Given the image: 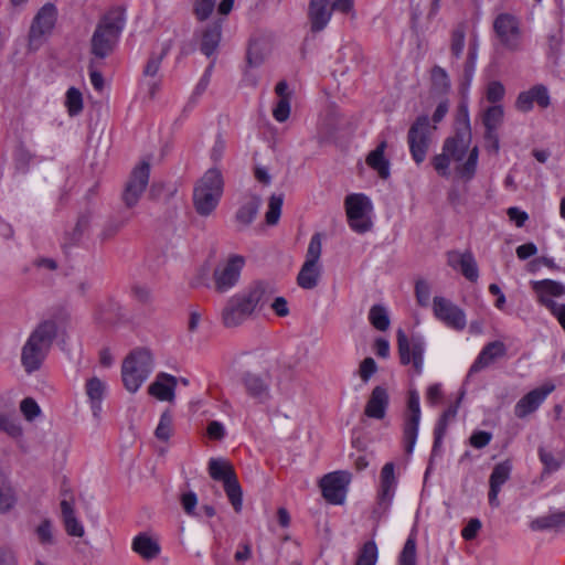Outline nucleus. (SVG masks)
Instances as JSON below:
<instances>
[{
	"mask_svg": "<svg viewBox=\"0 0 565 565\" xmlns=\"http://www.w3.org/2000/svg\"><path fill=\"white\" fill-rule=\"evenodd\" d=\"M260 205V198L257 195H252L244 204L239 206L235 214V222L238 226V230H244L254 222Z\"/></svg>",
	"mask_w": 565,
	"mask_h": 565,
	"instance_id": "nucleus-31",
	"label": "nucleus"
},
{
	"mask_svg": "<svg viewBox=\"0 0 565 565\" xmlns=\"http://www.w3.org/2000/svg\"><path fill=\"white\" fill-rule=\"evenodd\" d=\"M397 479L395 477V465L386 462L380 475V489L377 492L379 505L386 510L395 495Z\"/></svg>",
	"mask_w": 565,
	"mask_h": 565,
	"instance_id": "nucleus-24",
	"label": "nucleus"
},
{
	"mask_svg": "<svg viewBox=\"0 0 565 565\" xmlns=\"http://www.w3.org/2000/svg\"><path fill=\"white\" fill-rule=\"evenodd\" d=\"M415 294L420 306L426 307L430 299V286L427 281L419 280L415 286Z\"/></svg>",
	"mask_w": 565,
	"mask_h": 565,
	"instance_id": "nucleus-63",
	"label": "nucleus"
},
{
	"mask_svg": "<svg viewBox=\"0 0 565 565\" xmlns=\"http://www.w3.org/2000/svg\"><path fill=\"white\" fill-rule=\"evenodd\" d=\"M388 405V390L383 385H376L366 401L364 415L371 419L382 420L386 416Z\"/></svg>",
	"mask_w": 565,
	"mask_h": 565,
	"instance_id": "nucleus-23",
	"label": "nucleus"
},
{
	"mask_svg": "<svg viewBox=\"0 0 565 565\" xmlns=\"http://www.w3.org/2000/svg\"><path fill=\"white\" fill-rule=\"evenodd\" d=\"M245 264L246 258L238 254H231L220 262L213 270L214 289L224 294L234 288L239 281Z\"/></svg>",
	"mask_w": 565,
	"mask_h": 565,
	"instance_id": "nucleus-10",
	"label": "nucleus"
},
{
	"mask_svg": "<svg viewBox=\"0 0 565 565\" xmlns=\"http://www.w3.org/2000/svg\"><path fill=\"white\" fill-rule=\"evenodd\" d=\"M554 390L555 385L553 383H545L530 391L515 404L514 415L518 418H525L534 413Z\"/></svg>",
	"mask_w": 565,
	"mask_h": 565,
	"instance_id": "nucleus-19",
	"label": "nucleus"
},
{
	"mask_svg": "<svg viewBox=\"0 0 565 565\" xmlns=\"http://www.w3.org/2000/svg\"><path fill=\"white\" fill-rule=\"evenodd\" d=\"M170 50V44L167 43L162 46L159 53H152L145 66L143 75L145 77L156 78L158 72L160 70V65L162 60L166 57Z\"/></svg>",
	"mask_w": 565,
	"mask_h": 565,
	"instance_id": "nucleus-42",
	"label": "nucleus"
},
{
	"mask_svg": "<svg viewBox=\"0 0 565 565\" xmlns=\"http://www.w3.org/2000/svg\"><path fill=\"white\" fill-rule=\"evenodd\" d=\"M153 369L150 351L138 349L132 351L122 362L121 376L127 391L135 393L148 379Z\"/></svg>",
	"mask_w": 565,
	"mask_h": 565,
	"instance_id": "nucleus-5",
	"label": "nucleus"
},
{
	"mask_svg": "<svg viewBox=\"0 0 565 565\" xmlns=\"http://www.w3.org/2000/svg\"><path fill=\"white\" fill-rule=\"evenodd\" d=\"M435 127L430 125L427 116H419L409 127L407 134V143L412 159L416 164H420L425 161L428 153L431 135Z\"/></svg>",
	"mask_w": 565,
	"mask_h": 565,
	"instance_id": "nucleus-9",
	"label": "nucleus"
},
{
	"mask_svg": "<svg viewBox=\"0 0 565 565\" xmlns=\"http://www.w3.org/2000/svg\"><path fill=\"white\" fill-rule=\"evenodd\" d=\"M57 335L56 321L40 322L30 333L21 350V364L26 373L39 370Z\"/></svg>",
	"mask_w": 565,
	"mask_h": 565,
	"instance_id": "nucleus-2",
	"label": "nucleus"
},
{
	"mask_svg": "<svg viewBox=\"0 0 565 565\" xmlns=\"http://www.w3.org/2000/svg\"><path fill=\"white\" fill-rule=\"evenodd\" d=\"M478 159L479 149L477 146L469 148L447 138L443 145L441 152L433 157L431 164L440 177L448 178L452 160L457 163L455 167L457 177L468 182L476 175Z\"/></svg>",
	"mask_w": 565,
	"mask_h": 565,
	"instance_id": "nucleus-1",
	"label": "nucleus"
},
{
	"mask_svg": "<svg viewBox=\"0 0 565 565\" xmlns=\"http://www.w3.org/2000/svg\"><path fill=\"white\" fill-rule=\"evenodd\" d=\"M88 226L89 217L87 215L79 216L73 232L66 234L64 245H73L77 243L83 234L88 230Z\"/></svg>",
	"mask_w": 565,
	"mask_h": 565,
	"instance_id": "nucleus-52",
	"label": "nucleus"
},
{
	"mask_svg": "<svg viewBox=\"0 0 565 565\" xmlns=\"http://www.w3.org/2000/svg\"><path fill=\"white\" fill-rule=\"evenodd\" d=\"M180 500L182 508L188 515L199 516V513L196 512L198 497L193 491L182 493Z\"/></svg>",
	"mask_w": 565,
	"mask_h": 565,
	"instance_id": "nucleus-58",
	"label": "nucleus"
},
{
	"mask_svg": "<svg viewBox=\"0 0 565 565\" xmlns=\"http://www.w3.org/2000/svg\"><path fill=\"white\" fill-rule=\"evenodd\" d=\"M242 384L249 397L259 404L267 403L270 395V375L268 373L245 372L242 375Z\"/></svg>",
	"mask_w": 565,
	"mask_h": 565,
	"instance_id": "nucleus-18",
	"label": "nucleus"
},
{
	"mask_svg": "<svg viewBox=\"0 0 565 565\" xmlns=\"http://www.w3.org/2000/svg\"><path fill=\"white\" fill-rule=\"evenodd\" d=\"M128 222V218L125 220H110L104 227L102 232L103 239H109L115 236Z\"/></svg>",
	"mask_w": 565,
	"mask_h": 565,
	"instance_id": "nucleus-64",
	"label": "nucleus"
},
{
	"mask_svg": "<svg viewBox=\"0 0 565 565\" xmlns=\"http://www.w3.org/2000/svg\"><path fill=\"white\" fill-rule=\"evenodd\" d=\"M213 63H211L206 70L204 71V74L202 75V77L200 78L199 83L196 84V86L194 87V90L192 93V95L190 96L189 98V102L185 106V109H191L194 107V105L198 103L199 98L203 95V93L206 90L209 84H210V79H211V74H212V70H213Z\"/></svg>",
	"mask_w": 565,
	"mask_h": 565,
	"instance_id": "nucleus-44",
	"label": "nucleus"
},
{
	"mask_svg": "<svg viewBox=\"0 0 565 565\" xmlns=\"http://www.w3.org/2000/svg\"><path fill=\"white\" fill-rule=\"evenodd\" d=\"M131 547L135 553L147 561L157 558L161 551L159 543L146 533L138 534L132 540Z\"/></svg>",
	"mask_w": 565,
	"mask_h": 565,
	"instance_id": "nucleus-34",
	"label": "nucleus"
},
{
	"mask_svg": "<svg viewBox=\"0 0 565 565\" xmlns=\"http://www.w3.org/2000/svg\"><path fill=\"white\" fill-rule=\"evenodd\" d=\"M65 106L70 116H77L83 110V96L77 88L71 87L67 89Z\"/></svg>",
	"mask_w": 565,
	"mask_h": 565,
	"instance_id": "nucleus-49",
	"label": "nucleus"
},
{
	"mask_svg": "<svg viewBox=\"0 0 565 565\" xmlns=\"http://www.w3.org/2000/svg\"><path fill=\"white\" fill-rule=\"evenodd\" d=\"M459 270L470 281H476L478 279V266L473 255L470 252H466V257L462 259Z\"/></svg>",
	"mask_w": 565,
	"mask_h": 565,
	"instance_id": "nucleus-53",
	"label": "nucleus"
},
{
	"mask_svg": "<svg viewBox=\"0 0 565 565\" xmlns=\"http://www.w3.org/2000/svg\"><path fill=\"white\" fill-rule=\"evenodd\" d=\"M61 511L66 533L71 536L82 537L84 535V526L75 515L74 499L64 498L61 501Z\"/></svg>",
	"mask_w": 565,
	"mask_h": 565,
	"instance_id": "nucleus-30",
	"label": "nucleus"
},
{
	"mask_svg": "<svg viewBox=\"0 0 565 565\" xmlns=\"http://www.w3.org/2000/svg\"><path fill=\"white\" fill-rule=\"evenodd\" d=\"M534 104L541 108H547L551 105L548 89L543 84H537L527 90L521 92L515 100V108L522 113H529Z\"/></svg>",
	"mask_w": 565,
	"mask_h": 565,
	"instance_id": "nucleus-20",
	"label": "nucleus"
},
{
	"mask_svg": "<svg viewBox=\"0 0 565 565\" xmlns=\"http://www.w3.org/2000/svg\"><path fill=\"white\" fill-rule=\"evenodd\" d=\"M460 399L455 405H450L438 419L434 429V445L433 452H435L441 445L443 439L446 435L448 424L455 419L458 413Z\"/></svg>",
	"mask_w": 565,
	"mask_h": 565,
	"instance_id": "nucleus-36",
	"label": "nucleus"
},
{
	"mask_svg": "<svg viewBox=\"0 0 565 565\" xmlns=\"http://www.w3.org/2000/svg\"><path fill=\"white\" fill-rule=\"evenodd\" d=\"M275 287L270 282L258 280L241 290L239 295L254 316L268 307L275 296Z\"/></svg>",
	"mask_w": 565,
	"mask_h": 565,
	"instance_id": "nucleus-15",
	"label": "nucleus"
},
{
	"mask_svg": "<svg viewBox=\"0 0 565 565\" xmlns=\"http://www.w3.org/2000/svg\"><path fill=\"white\" fill-rule=\"evenodd\" d=\"M290 116V98L279 99L273 109V117L278 122L286 121Z\"/></svg>",
	"mask_w": 565,
	"mask_h": 565,
	"instance_id": "nucleus-60",
	"label": "nucleus"
},
{
	"mask_svg": "<svg viewBox=\"0 0 565 565\" xmlns=\"http://www.w3.org/2000/svg\"><path fill=\"white\" fill-rule=\"evenodd\" d=\"M397 350L402 365H409L416 375H420L424 370V354L426 342L419 334L407 335L403 329L396 332Z\"/></svg>",
	"mask_w": 565,
	"mask_h": 565,
	"instance_id": "nucleus-8",
	"label": "nucleus"
},
{
	"mask_svg": "<svg viewBox=\"0 0 565 565\" xmlns=\"http://www.w3.org/2000/svg\"><path fill=\"white\" fill-rule=\"evenodd\" d=\"M85 388L90 403L93 416L95 418H99L102 413V402L106 393V383L94 376L86 382Z\"/></svg>",
	"mask_w": 565,
	"mask_h": 565,
	"instance_id": "nucleus-33",
	"label": "nucleus"
},
{
	"mask_svg": "<svg viewBox=\"0 0 565 565\" xmlns=\"http://www.w3.org/2000/svg\"><path fill=\"white\" fill-rule=\"evenodd\" d=\"M398 565H417L416 536L411 534L398 556Z\"/></svg>",
	"mask_w": 565,
	"mask_h": 565,
	"instance_id": "nucleus-43",
	"label": "nucleus"
},
{
	"mask_svg": "<svg viewBox=\"0 0 565 565\" xmlns=\"http://www.w3.org/2000/svg\"><path fill=\"white\" fill-rule=\"evenodd\" d=\"M150 177V164L141 162L130 173L122 191V201L127 207H134L140 200L148 186Z\"/></svg>",
	"mask_w": 565,
	"mask_h": 565,
	"instance_id": "nucleus-14",
	"label": "nucleus"
},
{
	"mask_svg": "<svg viewBox=\"0 0 565 565\" xmlns=\"http://www.w3.org/2000/svg\"><path fill=\"white\" fill-rule=\"evenodd\" d=\"M503 116L504 111L501 105L488 107L482 117L486 130H497L503 121Z\"/></svg>",
	"mask_w": 565,
	"mask_h": 565,
	"instance_id": "nucleus-39",
	"label": "nucleus"
},
{
	"mask_svg": "<svg viewBox=\"0 0 565 565\" xmlns=\"http://www.w3.org/2000/svg\"><path fill=\"white\" fill-rule=\"evenodd\" d=\"M350 479V473L345 471L326 475L320 481L323 498L332 504H342Z\"/></svg>",
	"mask_w": 565,
	"mask_h": 565,
	"instance_id": "nucleus-17",
	"label": "nucleus"
},
{
	"mask_svg": "<svg viewBox=\"0 0 565 565\" xmlns=\"http://www.w3.org/2000/svg\"><path fill=\"white\" fill-rule=\"evenodd\" d=\"M369 319L371 324L380 330L385 331L390 327V318L384 307L375 305L370 309Z\"/></svg>",
	"mask_w": 565,
	"mask_h": 565,
	"instance_id": "nucleus-46",
	"label": "nucleus"
},
{
	"mask_svg": "<svg viewBox=\"0 0 565 565\" xmlns=\"http://www.w3.org/2000/svg\"><path fill=\"white\" fill-rule=\"evenodd\" d=\"M331 0H310L308 19L312 32H321L329 24L332 17Z\"/></svg>",
	"mask_w": 565,
	"mask_h": 565,
	"instance_id": "nucleus-26",
	"label": "nucleus"
},
{
	"mask_svg": "<svg viewBox=\"0 0 565 565\" xmlns=\"http://www.w3.org/2000/svg\"><path fill=\"white\" fill-rule=\"evenodd\" d=\"M448 138L471 148L470 146L472 141V134L467 103H460L458 105L455 122V135Z\"/></svg>",
	"mask_w": 565,
	"mask_h": 565,
	"instance_id": "nucleus-27",
	"label": "nucleus"
},
{
	"mask_svg": "<svg viewBox=\"0 0 565 565\" xmlns=\"http://www.w3.org/2000/svg\"><path fill=\"white\" fill-rule=\"evenodd\" d=\"M222 38V24L215 21L203 30L200 50L207 57L212 56L218 47Z\"/></svg>",
	"mask_w": 565,
	"mask_h": 565,
	"instance_id": "nucleus-32",
	"label": "nucleus"
},
{
	"mask_svg": "<svg viewBox=\"0 0 565 565\" xmlns=\"http://www.w3.org/2000/svg\"><path fill=\"white\" fill-rule=\"evenodd\" d=\"M35 533L41 544L53 543L52 523L49 520L42 521L36 527Z\"/></svg>",
	"mask_w": 565,
	"mask_h": 565,
	"instance_id": "nucleus-62",
	"label": "nucleus"
},
{
	"mask_svg": "<svg viewBox=\"0 0 565 565\" xmlns=\"http://www.w3.org/2000/svg\"><path fill=\"white\" fill-rule=\"evenodd\" d=\"M512 471V462L507 459L497 463L489 478V504L493 508H498L500 502L498 495L501 491V487L510 479Z\"/></svg>",
	"mask_w": 565,
	"mask_h": 565,
	"instance_id": "nucleus-25",
	"label": "nucleus"
},
{
	"mask_svg": "<svg viewBox=\"0 0 565 565\" xmlns=\"http://www.w3.org/2000/svg\"><path fill=\"white\" fill-rule=\"evenodd\" d=\"M466 31L463 25H458L451 32L450 52L458 60L461 57L465 49Z\"/></svg>",
	"mask_w": 565,
	"mask_h": 565,
	"instance_id": "nucleus-50",
	"label": "nucleus"
},
{
	"mask_svg": "<svg viewBox=\"0 0 565 565\" xmlns=\"http://www.w3.org/2000/svg\"><path fill=\"white\" fill-rule=\"evenodd\" d=\"M224 490L234 510L239 512L243 505V492L237 477L232 478V480H225Z\"/></svg>",
	"mask_w": 565,
	"mask_h": 565,
	"instance_id": "nucleus-40",
	"label": "nucleus"
},
{
	"mask_svg": "<svg viewBox=\"0 0 565 565\" xmlns=\"http://www.w3.org/2000/svg\"><path fill=\"white\" fill-rule=\"evenodd\" d=\"M532 288L537 294L539 302L550 311L561 305L554 301L553 298H558L565 295V285L551 279L533 281Z\"/></svg>",
	"mask_w": 565,
	"mask_h": 565,
	"instance_id": "nucleus-22",
	"label": "nucleus"
},
{
	"mask_svg": "<svg viewBox=\"0 0 565 565\" xmlns=\"http://www.w3.org/2000/svg\"><path fill=\"white\" fill-rule=\"evenodd\" d=\"M321 253L322 237L320 233H316L310 238L305 263L297 276V284L302 289L311 290L318 286L322 275Z\"/></svg>",
	"mask_w": 565,
	"mask_h": 565,
	"instance_id": "nucleus-6",
	"label": "nucleus"
},
{
	"mask_svg": "<svg viewBox=\"0 0 565 565\" xmlns=\"http://www.w3.org/2000/svg\"><path fill=\"white\" fill-rule=\"evenodd\" d=\"M379 557L377 546L374 541H369L361 547L355 565H375Z\"/></svg>",
	"mask_w": 565,
	"mask_h": 565,
	"instance_id": "nucleus-45",
	"label": "nucleus"
},
{
	"mask_svg": "<svg viewBox=\"0 0 565 565\" xmlns=\"http://www.w3.org/2000/svg\"><path fill=\"white\" fill-rule=\"evenodd\" d=\"M422 417L419 393L416 390L408 391L407 411L404 415L403 425V440L406 454L411 455L414 451L419 422Z\"/></svg>",
	"mask_w": 565,
	"mask_h": 565,
	"instance_id": "nucleus-13",
	"label": "nucleus"
},
{
	"mask_svg": "<svg viewBox=\"0 0 565 565\" xmlns=\"http://www.w3.org/2000/svg\"><path fill=\"white\" fill-rule=\"evenodd\" d=\"M386 141H381L377 147L366 157V163L375 170L380 178L387 179L390 177V161L384 157Z\"/></svg>",
	"mask_w": 565,
	"mask_h": 565,
	"instance_id": "nucleus-35",
	"label": "nucleus"
},
{
	"mask_svg": "<svg viewBox=\"0 0 565 565\" xmlns=\"http://www.w3.org/2000/svg\"><path fill=\"white\" fill-rule=\"evenodd\" d=\"M344 206L349 226L353 232L364 234L372 230L373 204L365 194H349L344 200Z\"/></svg>",
	"mask_w": 565,
	"mask_h": 565,
	"instance_id": "nucleus-7",
	"label": "nucleus"
},
{
	"mask_svg": "<svg viewBox=\"0 0 565 565\" xmlns=\"http://www.w3.org/2000/svg\"><path fill=\"white\" fill-rule=\"evenodd\" d=\"M20 411L26 420H33L41 413L40 406L31 397L22 399V402L20 403Z\"/></svg>",
	"mask_w": 565,
	"mask_h": 565,
	"instance_id": "nucleus-57",
	"label": "nucleus"
},
{
	"mask_svg": "<svg viewBox=\"0 0 565 565\" xmlns=\"http://www.w3.org/2000/svg\"><path fill=\"white\" fill-rule=\"evenodd\" d=\"M539 457L544 465L545 470L548 472L556 471L561 467V462L555 458V456L544 448L539 449Z\"/></svg>",
	"mask_w": 565,
	"mask_h": 565,
	"instance_id": "nucleus-61",
	"label": "nucleus"
},
{
	"mask_svg": "<svg viewBox=\"0 0 565 565\" xmlns=\"http://www.w3.org/2000/svg\"><path fill=\"white\" fill-rule=\"evenodd\" d=\"M284 198L281 194H273L268 201V210L265 214L266 223L268 225H276L281 214Z\"/></svg>",
	"mask_w": 565,
	"mask_h": 565,
	"instance_id": "nucleus-48",
	"label": "nucleus"
},
{
	"mask_svg": "<svg viewBox=\"0 0 565 565\" xmlns=\"http://www.w3.org/2000/svg\"><path fill=\"white\" fill-rule=\"evenodd\" d=\"M433 311L435 317L450 329L461 331L467 326L465 311L444 297H434Z\"/></svg>",
	"mask_w": 565,
	"mask_h": 565,
	"instance_id": "nucleus-16",
	"label": "nucleus"
},
{
	"mask_svg": "<svg viewBox=\"0 0 565 565\" xmlns=\"http://www.w3.org/2000/svg\"><path fill=\"white\" fill-rule=\"evenodd\" d=\"M431 79L435 87L446 92L450 87V82L446 71L440 66H434L431 70Z\"/></svg>",
	"mask_w": 565,
	"mask_h": 565,
	"instance_id": "nucleus-56",
	"label": "nucleus"
},
{
	"mask_svg": "<svg viewBox=\"0 0 565 565\" xmlns=\"http://www.w3.org/2000/svg\"><path fill=\"white\" fill-rule=\"evenodd\" d=\"M0 431L12 438H18L22 435V427L13 415L0 414Z\"/></svg>",
	"mask_w": 565,
	"mask_h": 565,
	"instance_id": "nucleus-47",
	"label": "nucleus"
},
{
	"mask_svg": "<svg viewBox=\"0 0 565 565\" xmlns=\"http://www.w3.org/2000/svg\"><path fill=\"white\" fill-rule=\"evenodd\" d=\"M493 30L505 50L510 52L522 50L523 38L516 17L510 13H500L493 21Z\"/></svg>",
	"mask_w": 565,
	"mask_h": 565,
	"instance_id": "nucleus-11",
	"label": "nucleus"
},
{
	"mask_svg": "<svg viewBox=\"0 0 565 565\" xmlns=\"http://www.w3.org/2000/svg\"><path fill=\"white\" fill-rule=\"evenodd\" d=\"M507 352V348L501 341H493L488 343L479 353L476 361L470 366L469 373H478L481 370L488 367L497 359L503 356Z\"/></svg>",
	"mask_w": 565,
	"mask_h": 565,
	"instance_id": "nucleus-28",
	"label": "nucleus"
},
{
	"mask_svg": "<svg viewBox=\"0 0 565 565\" xmlns=\"http://www.w3.org/2000/svg\"><path fill=\"white\" fill-rule=\"evenodd\" d=\"M376 372L377 364L373 358H365L361 361L358 373L364 383H367Z\"/></svg>",
	"mask_w": 565,
	"mask_h": 565,
	"instance_id": "nucleus-55",
	"label": "nucleus"
},
{
	"mask_svg": "<svg viewBox=\"0 0 565 565\" xmlns=\"http://www.w3.org/2000/svg\"><path fill=\"white\" fill-rule=\"evenodd\" d=\"M172 415L169 412H164L160 416L159 424L154 430V435L159 440L168 441L172 435Z\"/></svg>",
	"mask_w": 565,
	"mask_h": 565,
	"instance_id": "nucleus-51",
	"label": "nucleus"
},
{
	"mask_svg": "<svg viewBox=\"0 0 565 565\" xmlns=\"http://www.w3.org/2000/svg\"><path fill=\"white\" fill-rule=\"evenodd\" d=\"M504 94L505 89L502 83L493 81L488 84L486 92L488 102L495 104L504 97Z\"/></svg>",
	"mask_w": 565,
	"mask_h": 565,
	"instance_id": "nucleus-59",
	"label": "nucleus"
},
{
	"mask_svg": "<svg viewBox=\"0 0 565 565\" xmlns=\"http://www.w3.org/2000/svg\"><path fill=\"white\" fill-rule=\"evenodd\" d=\"M216 0H194V14L200 21L206 20L215 8Z\"/></svg>",
	"mask_w": 565,
	"mask_h": 565,
	"instance_id": "nucleus-54",
	"label": "nucleus"
},
{
	"mask_svg": "<svg viewBox=\"0 0 565 565\" xmlns=\"http://www.w3.org/2000/svg\"><path fill=\"white\" fill-rule=\"evenodd\" d=\"M177 386V379L167 373H160L156 381L150 384L149 394L160 401H172L174 397V390Z\"/></svg>",
	"mask_w": 565,
	"mask_h": 565,
	"instance_id": "nucleus-29",
	"label": "nucleus"
},
{
	"mask_svg": "<svg viewBox=\"0 0 565 565\" xmlns=\"http://www.w3.org/2000/svg\"><path fill=\"white\" fill-rule=\"evenodd\" d=\"M223 193V178L220 170L209 169L198 181L193 191L196 212L202 216L210 215L217 206Z\"/></svg>",
	"mask_w": 565,
	"mask_h": 565,
	"instance_id": "nucleus-4",
	"label": "nucleus"
},
{
	"mask_svg": "<svg viewBox=\"0 0 565 565\" xmlns=\"http://www.w3.org/2000/svg\"><path fill=\"white\" fill-rule=\"evenodd\" d=\"M209 473L213 480L222 481L223 484L225 480H232V478H236L233 466L223 458H211L209 460Z\"/></svg>",
	"mask_w": 565,
	"mask_h": 565,
	"instance_id": "nucleus-38",
	"label": "nucleus"
},
{
	"mask_svg": "<svg viewBox=\"0 0 565 565\" xmlns=\"http://www.w3.org/2000/svg\"><path fill=\"white\" fill-rule=\"evenodd\" d=\"M15 503V495L6 476L0 471V513L7 512Z\"/></svg>",
	"mask_w": 565,
	"mask_h": 565,
	"instance_id": "nucleus-41",
	"label": "nucleus"
},
{
	"mask_svg": "<svg viewBox=\"0 0 565 565\" xmlns=\"http://www.w3.org/2000/svg\"><path fill=\"white\" fill-rule=\"evenodd\" d=\"M530 527L533 531H544L565 527V511H553L546 515L539 516L531 521Z\"/></svg>",
	"mask_w": 565,
	"mask_h": 565,
	"instance_id": "nucleus-37",
	"label": "nucleus"
},
{
	"mask_svg": "<svg viewBox=\"0 0 565 565\" xmlns=\"http://www.w3.org/2000/svg\"><path fill=\"white\" fill-rule=\"evenodd\" d=\"M126 24L120 8L108 11L98 22L90 40V52L98 58L107 57L116 47Z\"/></svg>",
	"mask_w": 565,
	"mask_h": 565,
	"instance_id": "nucleus-3",
	"label": "nucleus"
},
{
	"mask_svg": "<svg viewBox=\"0 0 565 565\" xmlns=\"http://www.w3.org/2000/svg\"><path fill=\"white\" fill-rule=\"evenodd\" d=\"M253 317L239 292L230 297L222 311V320L225 327L235 328Z\"/></svg>",
	"mask_w": 565,
	"mask_h": 565,
	"instance_id": "nucleus-21",
	"label": "nucleus"
},
{
	"mask_svg": "<svg viewBox=\"0 0 565 565\" xmlns=\"http://www.w3.org/2000/svg\"><path fill=\"white\" fill-rule=\"evenodd\" d=\"M57 14L56 6L51 2L45 3L39 9L29 31L30 46L39 47L52 34L57 21Z\"/></svg>",
	"mask_w": 565,
	"mask_h": 565,
	"instance_id": "nucleus-12",
	"label": "nucleus"
}]
</instances>
